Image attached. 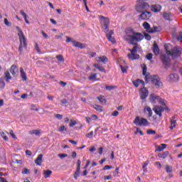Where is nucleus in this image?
<instances>
[{
    "label": "nucleus",
    "instance_id": "nucleus-45",
    "mask_svg": "<svg viewBox=\"0 0 182 182\" xmlns=\"http://www.w3.org/2000/svg\"><path fill=\"white\" fill-rule=\"evenodd\" d=\"M66 130H68V129H66V127L64 125L60 127L58 129V132H66Z\"/></svg>",
    "mask_w": 182,
    "mask_h": 182
},
{
    "label": "nucleus",
    "instance_id": "nucleus-40",
    "mask_svg": "<svg viewBox=\"0 0 182 182\" xmlns=\"http://www.w3.org/2000/svg\"><path fill=\"white\" fill-rule=\"evenodd\" d=\"M5 87V81L4 80V78H0V89H4Z\"/></svg>",
    "mask_w": 182,
    "mask_h": 182
},
{
    "label": "nucleus",
    "instance_id": "nucleus-53",
    "mask_svg": "<svg viewBox=\"0 0 182 182\" xmlns=\"http://www.w3.org/2000/svg\"><path fill=\"white\" fill-rule=\"evenodd\" d=\"M112 116H113L114 117H117L119 116V111H114L112 113Z\"/></svg>",
    "mask_w": 182,
    "mask_h": 182
},
{
    "label": "nucleus",
    "instance_id": "nucleus-4",
    "mask_svg": "<svg viewBox=\"0 0 182 182\" xmlns=\"http://www.w3.org/2000/svg\"><path fill=\"white\" fill-rule=\"evenodd\" d=\"M16 31H18V35L20 41V46L18 47V52L20 55H22V51L23 50V48L26 49L28 48V43L26 42V37H25V34H23V31L19 26H16Z\"/></svg>",
    "mask_w": 182,
    "mask_h": 182
},
{
    "label": "nucleus",
    "instance_id": "nucleus-20",
    "mask_svg": "<svg viewBox=\"0 0 182 182\" xmlns=\"http://www.w3.org/2000/svg\"><path fill=\"white\" fill-rule=\"evenodd\" d=\"M18 67L15 65H13L11 67L10 73H11L13 76H18Z\"/></svg>",
    "mask_w": 182,
    "mask_h": 182
},
{
    "label": "nucleus",
    "instance_id": "nucleus-23",
    "mask_svg": "<svg viewBox=\"0 0 182 182\" xmlns=\"http://www.w3.org/2000/svg\"><path fill=\"white\" fill-rule=\"evenodd\" d=\"M94 68H95V69H97L98 70H100V72H103V73H106V69H105L101 64L100 63H95L93 64Z\"/></svg>",
    "mask_w": 182,
    "mask_h": 182
},
{
    "label": "nucleus",
    "instance_id": "nucleus-38",
    "mask_svg": "<svg viewBox=\"0 0 182 182\" xmlns=\"http://www.w3.org/2000/svg\"><path fill=\"white\" fill-rule=\"evenodd\" d=\"M55 58L59 62H65V58L62 55H58L55 56Z\"/></svg>",
    "mask_w": 182,
    "mask_h": 182
},
{
    "label": "nucleus",
    "instance_id": "nucleus-37",
    "mask_svg": "<svg viewBox=\"0 0 182 182\" xmlns=\"http://www.w3.org/2000/svg\"><path fill=\"white\" fill-rule=\"evenodd\" d=\"M176 123H177L176 120L171 119V126L169 127V129L171 130H173V129H174L176 127Z\"/></svg>",
    "mask_w": 182,
    "mask_h": 182
},
{
    "label": "nucleus",
    "instance_id": "nucleus-52",
    "mask_svg": "<svg viewBox=\"0 0 182 182\" xmlns=\"http://www.w3.org/2000/svg\"><path fill=\"white\" fill-rule=\"evenodd\" d=\"M35 49L36 50H37L38 53H41V49L39 48V45L37 43H36Z\"/></svg>",
    "mask_w": 182,
    "mask_h": 182
},
{
    "label": "nucleus",
    "instance_id": "nucleus-1",
    "mask_svg": "<svg viewBox=\"0 0 182 182\" xmlns=\"http://www.w3.org/2000/svg\"><path fill=\"white\" fill-rule=\"evenodd\" d=\"M125 33L126 35L124 36V41L129 43V45H134L132 49H128L130 52V53L127 54L128 59L131 60L140 59V55L137 54V50L140 49V46L137 43L141 42L144 39V36L141 33L136 32L132 28H126Z\"/></svg>",
    "mask_w": 182,
    "mask_h": 182
},
{
    "label": "nucleus",
    "instance_id": "nucleus-13",
    "mask_svg": "<svg viewBox=\"0 0 182 182\" xmlns=\"http://www.w3.org/2000/svg\"><path fill=\"white\" fill-rule=\"evenodd\" d=\"M180 80V77L178 74L171 73L168 77V82L169 83H176Z\"/></svg>",
    "mask_w": 182,
    "mask_h": 182
},
{
    "label": "nucleus",
    "instance_id": "nucleus-9",
    "mask_svg": "<svg viewBox=\"0 0 182 182\" xmlns=\"http://www.w3.org/2000/svg\"><path fill=\"white\" fill-rule=\"evenodd\" d=\"M134 124L136 126H149V121L146 118H140V117H136L134 120Z\"/></svg>",
    "mask_w": 182,
    "mask_h": 182
},
{
    "label": "nucleus",
    "instance_id": "nucleus-6",
    "mask_svg": "<svg viewBox=\"0 0 182 182\" xmlns=\"http://www.w3.org/2000/svg\"><path fill=\"white\" fill-rule=\"evenodd\" d=\"M165 50L166 51L167 55H170L172 56L173 59H176V58H179L181 55V47H175L171 51L167 50V46H165Z\"/></svg>",
    "mask_w": 182,
    "mask_h": 182
},
{
    "label": "nucleus",
    "instance_id": "nucleus-25",
    "mask_svg": "<svg viewBox=\"0 0 182 182\" xmlns=\"http://www.w3.org/2000/svg\"><path fill=\"white\" fill-rule=\"evenodd\" d=\"M42 159H43V155L39 154L35 161L37 166H42Z\"/></svg>",
    "mask_w": 182,
    "mask_h": 182
},
{
    "label": "nucleus",
    "instance_id": "nucleus-33",
    "mask_svg": "<svg viewBox=\"0 0 182 182\" xmlns=\"http://www.w3.org/2000/svg\"><path fill=\"white\" fill-rule=\"evenodd\" d=\"M29 134H36V136H38L41 134V131L39 129H33L28 132Z\"/></svg>",
    "mask_w": 182,
    "mask_h": 182
},
{
    "label": "nucleus",
    "instance_id": "nucleus-60",
    "mask_svg": "<svg viewBox=\"0 0 182 182\" xmlns=\"http://www.w3.org/2000/svg\"><path fill=\"white\" fill-rule=\"evenodd\" d=\"M58 157H60L61 159H65V157H68V154H58Z\"/></svg>",
    "mask_w": 182,
    "mask_h": 182
},
{
    "label": "nucleus",
    "instance_id": "nucleus-2",
    "mask_svg": "<svg viewBox=\"0 0 182 182\" xmlns=\"http://www.w3.org/2000/svg\"><path fill=\"white\" fill-rule=\"evenodd\" d=\"M99 19L102 29H103L104 32L106 33L107 39H108L109 42H111L112 43H116V38L112 36L113 33H114L113 30H111L109 33H107L109 32V26L110 25V20L109 18L103 16H99Z\"/></svg>",
    "mask_w": 182,
    "mask_h": 182
},
{
    "label": "nucleus",
    "instance_id": "nucleus-63",
    "mask_svg": "<svg viewBox=\"0 0 182 182\" xmlns=\"http://www.w3.org/2000/svg\"><path fill=\"white\" fill-rule=\"evenodd\" d=\"M110 178H112V175L104 176V180H110Z\"/></svg>",
    "mask_w": 182,
    "mask_h": 182
},
{
    "label": "nucleus",
    "instance_id": "nucleus-56",
    "mask_svg": "<svg viewBox=\"0 0 182 182\" xmlns=\"http://www.w3.org/2000/svg\"><path fill=\"white\" fill-rule=\"evenodd\" d=\"M147 134H156V131L149 129L146 132Z\"/></svg>",
    "mask_w": 182,
    "mask_h": 182
},
{
    "label": "nucleus",
    "instance_id": "nucleus-58",
    "mask_svg": "<svg viewBox=\"0 0 182 182\" xmlns=\"http://www.w3.org/2000/svg\"><path fill=\"white\" fill-rule=\"evenodd\" d=\"M137 133H139L141 136H143V131H141L140 129L137 128L136 132H135V134H137Z\"/></svg>",
    "mask_w": 182,
    "mask_h": 182
},
{
    "label": "nucleus",
    "instance_id": "nucleus-31",
    "mask_svg": "<svg viewBox=\"0 0 182 182\" xmlns=\"http://www.w3.org/2000/svg\"><path fill=\"white\" fill-rule=\"evenodd\" d=\"M164 149H167V144H161L160 146H159L156 149V151H163Z\"/></svg>",
    "mask_w": 182,
    "mask_h": 182
},
{
    "label": "nucleus",
    "instance_id": "nucleus-22",
    "mask_svg": "<svg viewBox=\"0 0 182 182\" xmlns=\"http://www.w3.org/2000/svg\"><path fill=\"white\" fill-rule=\"evenodd\" d=\"M20 76L24 82H26L28 80V77L26 76V73L23 70V68H20Z\"/></svg>",
    "mask_w": 182,
    "mask_h": 182
},
{
    "label": "nucleus",
    "instance_id": "nucleus-32",
    "mask_svg": "<svg viewBox=\"0 0 182 182\" xmlns=\"http://www.w3.org/2000/svg\"><path fill=\"white\" fill-rule=\"evenodd\" d=\"M93 109L97 110V112H100V113H102L103 112V107L100 106L98 105H92Z\"/></svg>",
    "mask_w": 182,
    "mask_h": 182
},
{
    "label": "nucleus",
    "instance_id": "nucleus-27",
    "mask_svg": "<svg viewBox=\"0 0 182 182\" xmlns=\"http://www.w3.org/2000/svg\"><path fill=\"white\" fill-rule=\"evenodd\" d=\"M144 112H148V117H151L153 116V110H151V107L149 106H146L144 109Z\"/></svg>",
    "mask_w": 182,
    "mask_h": 182
},
{
    "label": "nucleus",
    "instance_id": "nucleus-54",
    "mask_svg": "<svg viewBox=\"0 0 182 182\" xmlns=\"http://www.w3.org/2000/svg\"><path fill=\"white\" fill-rule=\"evenodd\" d=\"M119 67L121 68V70L122 71V73H126L127 72V70L126 69L125 67H124L123 65H119Z\"/></svg>",
    "mask_w": 182,
    "mask_h": 182
},
{
    "label": "nucleus",
    "instance_id": "nucleus-11",
    "mask_svg": "<svg viewBox=\"0 0 182 182\" xmlns=\"http://www.w3.org/2000/svg\"><path fill=\"white\" fill-rule=\"evenodd\" d=\"M142 75L143 76H145V83H149L150 80H151V75L149 73H147V65H146L145 64L144 65L142 68Z\"/></svg>",
    "mask_w": 182,
    "mask_h": 182
},
{
    "label": "nucleus",
    "instance_id": "nucleus-3",
    "mask_svg": "<svg viewBox=\"0 0 182 182\" xmlns=\"http://www.w3.org/2000/svg\"><path fill=\"white\" fill-rule=\"evenodd\" d=\"M158 103L161 105H155L152 110L153 112H154L155 114H156L159 117H162L164 110H166V112H170V108L167 107L166 100L160 97L158 100Z\"/></svg>",
    "mask_w": 182,
    "mask_h": 182
},
{
    "label": "nucleus",
    "instance_id": "nucleus-47",
    "mask_svg": "<svg viewBox=\"0 0 182 182\" xmlns=\"http://www.w3.org/2000/svg\"><path fill=\"white\" fill-rule=\"evenodd\" d=\"M177 41L179 42H181L182 43V33H180L177 36H176Z\"/></svg>",
    "mask_w": 182,
    "mask_h": 182
},
{
    "label": "nucleus",
    "instance_id": "nucleus-14",
    "mask_svg": "<svg viewBox=\"0 0 182 182\" xmlns=\"http://www.w3.org/2000/svg\"><path fill=\"white\" fill-rule=\"evenodd\" d=\"M139 18L144 21H147V19L151 18V12L148 11H142L139 15Z\"/></svg>",
    "mask_w": 182,
    "mask_h": 182
},
{
    "label": "nucleus",
    "instance_id": "nucleus-35",
    "mask_svg": "<svg viewBox=\"0 0 182 182\" xmlns=\"http://www.w3.org/2000/svg\"><path fill=\"white\" fill-rule=\"evenodd\" d=\"M165 170L166 173H173V166H170V165L166 164L165 167Z\"/></svg>",
    "mask_w": 182,
    "mask_h": 182
},
{
    "label": "nucleus",
    "instance_id": "nucleus-26",
    "mask_svg": "<svg viewBox=\"0 0 182 182\" xmlns=\"http://www.w3.org/2000/svg\"><path fill=\"white\" fill-rule=\"evenodd\" d=\"M20 14L24 18L26 23L28 25H29V23H31L29 22V20L28 19V14H26V13H25V11L23 10H21Z\"/></svg>",
    "mask_w": 182,
    "mask_h": 182
},
{
    "label": "nucleus",
    "instance_id": "nucleus-29",
    "mask_svg": "<svg viewBox=\"0 0 182 182\" xmlns=\"http://www.w3.org/2000/svg\"><path fill=\"white\" fill-rule=\"evenodd\" d=\"M44 176V178H49L50 176H52V171L51 170H44L43 173Z\"/></svg>",
    "mask_w": 182,
    "mask_h": 182
},
{
    "label": "nucleus",
    "instance_id": "nucleus-42",
    "mask_svg": "<svg viewBox=\"0 0 182 182\" xmlns=\"http://www.w3.org/2000/svg\"><path fill=\"white\" fill-rule=\"evenodd\" d=\"M31 110H33L34 112H38L39 110V109H38V107H36V105L32 104L31 105Z\"/></svg>",
    "mask_w": 182,
    "mask_h": 182
},
{
    "label": "nucleus",
    "instance_id": "nucleus-61",
    "mask_svg": "<svg viewBox=\"0 0 182 182\" xmlns=\"http://www.w3.org/2000/svg\"><path fill=\"white\" fill-rule=\"evenodd\" d=\"M81 164H82V161H80V159H79L77 163V168L80 169Z\"/></svg>",
    "mask_w": 182,
    "mask_h": 182
},
{
    "label": "nucleus",
    "instance_id": "nucleus-17",
    "mask_svg": "<svg viewBox=\"0 0 182 182\" xmlns=\"http://www.w3.org/2000/svg\"><path fill=\"white\" fill-rule=\"evenodd\" d=\"M96 60L97 62H98V63H100L102 62V63H104V65H106V63L109 62V59L107 58V57H106V55L97 57L96 58Z\"/></svg>",
    "mask_w": 182,
    "mask_h": 182
},
{
    "label": "nucleus",
    "instance_id": "nucleus-12",
    "mask_svg": "<svg viewBox=\"0 0 182 182\" xmlns=\"http://www.w3.org/2000/svg\"><path fill=\"white\" fill-rule=\"evenodd\" d=\"M66 39L67 43H69V42H72L73 46H75V48H80V49H83V48H85V45H83V43L77 42L75 40L72 41V38L69 36H66Z\"/></svg>",
    "mask_w": 182,
    "mask_h": 182
},
{
    "label": "nucleus",
    "instance_id": "nucleus-55",
    "mask_svg": "<svg viewBox=\"0 0 182 182\" xmlns=\"http://www.w3.org/2000/svg\"><path fill=\"white\" fill-rule=\"evenodd\" d=\"M86 137H88V139L93 137V131L90 132L88 134H86Z\"/></svg>",
    "mask_w": 182,
    "mask_h": 182
},
{
    "label": "nucleus",
    "instance_id": "nucleus-48",
    "mask_svg": "<svg viewBox=\"0 0 182 182\" xmlns=\"http://www.w3.org/2000/svg\"><path fill=\"white\" fill-rule=\"evenodd\" d=\"M4 23L6 26H12V23H11L9 21L8 18H4Z\"/></svg>",
    "mask_w": 182,
    "mask_h": 182
},
{
    "label": "nucleus",
    "instance_id": "nucleus-44",
    "mask_svg": "<svg viewBox=\"0 0 182 182\" xmlns=\"http://www.w3.org/2000/svg\"><path fill=\"white\" fill-rule=\"evenodd\" d=\"M54 117H55L58 120H62V119H63V115L60 114H55Z\"/></svg>",
    "mask_w": 182,
    "mask_h": 182
},
{
    "label": "nucleus",
    "instance_id": "nucleus-19",
    "mask_svg": "<svg viewBox=\"0 0 182 182\" xmlns=\"http://www.w3.org/2000/svg\"><path fill=\"white\" fill-rule=\"evenodd\" d=\"M132 83L135 87H139V85H141V86H144L146 82L143 81V80L137 79L136 80H133Z\"/></svg>",
    "mask_w": 182,
    "mask_h": 182
},
{
    "label": "nucleus",
    "instance_id": "nucleus-46",
    "mask_svg": "<svg viewBox=\"0 0 182 182\" xmlns=\"http://www.w3.org/2000/svg\"><path fill=\"white\" fill-rule=\"evenodd\" d=\"M147 60H151L153 59V54L149 53L146 55Z\"/></svg>",
    "mask_w": 182,
    "mask_h": 182
},
{
    "label": "nucleus",
    "instance_id": "nucleus-8",
    "mask_svg": "<svg viewBox=\"0 0 182 182\" xmlns=\"http://www.w3.org/2000/svg\"><path fill=\"white\" fill-rule=\"evenodd\" d=\"M142 26L148 33H156V32H159V27L154 26L151 28V26L147 21L144 22Z\"/></svg>",
    "mask_w": 182,
    "mask_h": 182
},
{
    "label": "nucleus",
    "instance_id": "nucleus-64",
    "mask_svg": "<svg viewBox=\"0 0 182 182\" xmlns=\"http://www.w3.org/2000/svg\"><path fill=\"white\" fill-rule=\"evenodd\" d=\"M0 181L1 182H8L5 178L0 177Z\"/></svg>",
    "mask_w": 182,
    "mask_h": 182
},
{
    "label": "nucleus",
    "instance_id": "nucleus-15",
    "mask_svg": "<svg viewBox=\"0 0 182 182\" xmlns=\"http://www.w3.org/2000/svg\"><path fill=\"white\" fill-rule=\"evenodd\" d=\"M139 95L141 100H144V99H146L147 96H149V90L146 87L141 88Z\"/></svg>",
    "mask_w": 182,
    "mask_h": 182
},
{
    "label": "nucleus",
    "instance_id": "nucleus-5",
    "mask_svg": "<svg viewBox=\"0 0 182 182\" xmlns=\"http://www.w3.org/2000/svg\"><path fill=\"white\" fill-rule=\"evenodd\" d=\"M149 0H137L135 6L136 12L141 14V12L149 11L150 9V4L147 3Z\"/></svg>",
    "mask_w": 182,
    "mask_h": 182
},
{
    "label": "nucleus",
    "instance_id": "nucleus-41",
    "mask_svg": "<svg viewBox=\"0 0 182 182\" xmlns=\"http://www.w3.org/2000/svg\"><path fill=\"white\" fill-rule=\"evenodd\" d=\"M80 173V169L77 168L76 171H75V174H74V178H75V180H77V177H79Z\"/></svg>",
    "mask_w": 182,
    "mask_h": 182
},
{
    "label": "nucleus",
    "instance_id": "nucleus-10",
    "mask_svg": "<svg viewBox=\"0 0 182 182\" xmlns=\"http://www.w3.org/2000/svg\"><path fill=\"white\" fill-rule=\"evenodd\" d=\"M151 82L152 85L156 88L161 87V86H163V82H161L160 77L158 75H154L151 77Z\"/></svg>",
    "mask_w": 182,
    "mask_h": 182
},
{
    "label": "nucleus",
    "instance_id": "nucleus-30",
    "mask_svg": "<svg viewBox=\"0 0 182 182\" xmlns=\"http://www.w3.org/2000/svg\"><path fill=\"white\" fill-rule=\"evenodd\" d=\"M97 99L100 102L101 105H106L107 103V100L103 96H99Z\"/></svg>",
    "mask_w": 182,
    "mask_h": 182
},
{
    "label": "nucleus",
    "instance_id": "nucleus-62",
    "mask_svg": "<svg viewBox=\"0 0 182 182\" xmlns=\"http://www.w3.org/2000/svg\"><path fill=\"white\" fill-rule=\"evenodd\" d=\"M155 165H156V166H158V168H159V170L161 169V164L160 162H159V161L156 162V163H155Z\"/></svg>",
    "mask_w": 182,
    "mask_h": 182
},
{
    "label": "nucleus",
    "instance_id": "nucleus-49",
    "mask_svg": "<svg viewBox=\"0 0 182 182\" xmlns=\"http://www.w3.org/2000/svg\"><path fill=\"white\" fill-rule=\"evenodd\" d=\"M110 168H113L112 166L110 165H105L104 168H102L103 171L105 170H110Z\"/></svg>",
    "mask_w": 182,
    "mask_h": 182
},
{
    "label": "nucleus",
    "instance_id": "nucleus-16",
    "mask_svg": "<svg viewBox=\"0 0 182 182\" xmlns=\"http://www.w3.org/2000/svg\"><path fill=\"white\" fill-rule=\"evenodd\" d=\"M159 96L154 94V93H152L149 95V102H151L152 103V105H156V103H157V101H159Z\"/></svg>",
    "mask_w": 182,
    "mask_h": 182
},
{
    "label": "nucleus",
    "instance_id": "nucleus-43",
    "mask_svg": "<svg viewBox=\"0 0 182 182\" xmlns=\"http://www.w3.org/2000/svg\"><path fill=\"white\" fill-rule=\"evenodd\" d=\"M144 36L146 41H151V36H150V34H147L145 33H144Z\"/></svg>",
    "mask_w": 182,
    "mask_h": 182
},
{
    "label": "nucleus",
    "instance_id": "nucleus-24",
    "mask_svg": "<svg viewBox=\"0 0 182 182\" xmlns=\"http://www.w3.org/2000/svg\"><path fill=\"white\" fill-rule=\"evenodd\" d=\"M171 16H173L171 13L164 12L163 14V18L165 21H173V19H171Z\"/></svg>",
    "mask_w": 182,
    "mask_h": 182
},
{
    "label": "nucleus",
    "instance_id": "nucleus-34",
    "mask_svg": "<svg viewBox=\"0 0 182 182\" xmlns=\"http://www.w3.org/2000/svg\"><path fill=\"white\" fill-rule=\"evenodd\" d=\"M4 75H5V77L6 78V82H9V80L12 79V77L11 76V73H9V71L5 72Z\"/></svg>",
    "mask_w": 182,
    "mask_h": 182
},
{
    "label": "nucleus",
    "instance_id": "nucleus-50",
    "mask_svg": "<svg viewBox=\"0 0 182 182\" xmlns=\"http://www.w3.org/2000/svg\"><path fill=\"white\" fill-rule=\"evenodd\" d=\"M69 126L70 127H73V126H76V122L73 119H71Z\"/></svg>",
    "mask_w": 182,
    "mask_h": 182
},
{
    "label": "nucleus",
    "instance_id": "nucleus-28",
    "mask_svg": "<svg viewBox=\"0 0 182 182\" xmlns=\"http://www.w3.org/2000/svg\"><path fill=\"white\" fill-rule=\"evenodd\" d=\"M168 154H170V152H168V151H166L164 152L159 153L158 154V157L160 159H166L168 156Z\"/></svg>",
    "mask_w": 182,
    "mask_h": 182
},
{
    "label": "nucleus",
    "instance_id": "nucleus-36",
    "mask_svg": "<svg viewBox=\"0 0 182 182\" xmlns=\"http://www.w3.org/2000/svg\"><path fill=\"white\" fill-rule=\"evenodd\" d=\"M96 77H97V73H92L91 74V75L88 77L89 80H97V79H96Z\"/></svg>",
    "mask_w": 182,
    "mask_h": 182
},
{
    "label": "nucleus",
    "instance_id": "nucleus-39",
    "mask_svg": "<svg viewBox=\"0 0 182 182\" xmlns=\"http://www.w3.org/2000/svg\"><path fill=\"white\" fill-rule=\"evenodd\" d=\"M117 87L114 86V85H106L105 86V89H107V90H113L114 89H116Z\"/></svg>",
    "mask_w": 182,
    "mask_h": 182
},
{
    "label": "nucleus",
    "instance_id": "nucleus-57",
    "mask_svg": "<svg viewBox=\"0 0 182 182\" xmlns=\"http://www.w3.org/2000/svg\"><path fill=\"white\" fill-rule=\"evenodd\" d=\"M10 135L13 139H16V135H15V133H14V130H10Z\"/></svg>",
    "mask_w": 182,
    "mask_h": 182
},
{
    "label": "nucleus",
    "instance_id": "nucleus-21",
    "mask_svg": "<svg viewBox=\"0 0 182 182\" xmlns=\"http://www.w3.org/2000/svg\"><path fill=\"white\" fill-rule=\"evenodd\" d=\"M151 11H152V12H160V11H161V6L160 4L151 5Z\"/></svg>",
    "mask_w": 182,
    "mask_h": 182
},
{
    "label": "nucleus",
    "instance_id": "nucleus-59",
    "mask_svg": "<svg viewBox=\"0 0 182 182\" xmlns=\"http://www.w3.org/2000/svg\"><path fill=\"white\" fill-rule=\"evenodd\" d=\"M149 163H150V161H146L145 162H144V165L142 166V168H146V167L147 166H149Z\"/></svg>",
    "mask_w": 182,
    "mask_h": 182
},
{
    "label": "nucleus",
    "instance_id": "nucleus-51",
    "mask_svg": "<svg viewBox=\"0 0 182 182\" xmlns=\"http://www.w3.org/2000/svg\"><path fill=\"white\" fill-rule=\"evenodd\" d=\"M21 173H22V174H28L29 169H28L26 168H24L22 169Z\"/></svg>",
    "mask_w": 182,
    "mask_h": 182
},
{
    "label": "nucleus",
    "instance_id": "nucleus-18",
    "mask_svg": "<svg viewBox=\"0 0 182 182\" xmlns=\"http://www.w3.org/2000/svg\"><path fill=\"white\" fill-rule=\"evenodd\" d=\"M153 53L156 56L160 54V48H159V45H157V42L154 41L153 45Z\"/></svg>",
    "mask_w": 182,
    "mask_h": 182
},
{
    "label": "nucleus",
    "instance_id": "nucleus-7",
    "mask_svg": "<svg viewBox=\"0 0 182 182\" xmlns=\"http://www.w3.org/2000/svg\"><path fill=\"white\" fill-rule=\"evenodd\" d=\"M161 60L165 68V69H168L171 65V59H170V54H161Z\"/></svg>",
    "mask_w": 182,
    "mask_h": 182
}]
</instances>
